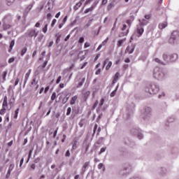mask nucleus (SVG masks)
I'll list each match as a JSON object with an SVG mask.
<instances>
[{"label":"nucleus","mask_w":179,"mask_h":179,"mask_svg":"<svg viewBox=\"0 0 179 179\" xmlns=\"http://www.w3.org/2000/svg\"><path fill=\"white\" fill-rule=\"evenodd\" d=\"M163 61L159 58H155V61L160 65H169L171 62H176L178 59V55L176 53L171 54L167 55V54L164 53L162 55Z\"/></svg>","instance_id":"nucleus-1"},{"label":"nucleus","mask_w":179,"mask_h":179,"mask_svg":"<svg viewBox=\"0 0 179 179\" xmlns=\"http://www.w3.org/2000/svg\"><path fill=\"white\" fill-rule=\"evenodd\" d=\"M159 90L160 87L156 83H149L146 85L145 88V93H149V94H151V96L157 94Z\"/></svg>","instance_id":"nucleus-2"},{"label":"nucleus","mask_w":179,"mask_h":179,"mask_svg":"<svg viewBox=\"0 0 179 179\" xmlns=\"http://www.w3.org/2000/svg\"><path fill=\"white\" fill-rule=\"evenodd\" d=\"M153 78L157 80H163L166 78V73L159 67H155L153 71Z\"/></svg>","instance_id":"nucleus-3"},{"label":"nucleus","mask_w":179,"mask_h":179,"mask_svg":"<svg viewBox=\"0 0 179 179\" xmlns=\"http://www.w3.org/2000/svg\"><path fill=\"white\" fill-rule=\"evenodd\" d=\"M179 42V31H173L171 33V37L169 38V44H178Z\"/></svg>","instance_id":"nucleus-4"},{"label":"nucleus","mask_w":179,"mask_h":179,"mask_svg":"<svg viewBox=\"0 0 179 179\" xmlns=\"http://www.w3.org/2000/svg\"><path fill=\"white\" fill-rule=\"evenodd\" d=\"M152 113H153V110H152V108L145 107L144 108V111L142 113L143 120H144V121H146V120H149V118L152 117Z\"/></svg>","instance_id":"nucleus-5"},{"label":"nucleus","mask_w":179,"mask_h":179,"mask_svg":"<svg viewBox=\"0 0 179 179\" xmlns=\"http://www.w3.org/2000/svg\"><path fill=\"white\" fill-rule=\"evenodd\" d=\"M132 170V166L129 164H125L123 166V169L120 170V176H127V174H129L131 171Z\"/></svg>","instance_id":"nucleus-6"},{"label":"nucleus","mask_w":179,"mask_h":179,"mask_svg":"<svg viewBox=\"0 0 179 179\" xmlns=\"http://www.w3.org/2000/svg\"><path fill=\"white\" fill-rule=\"evenodd\" d=\"M130 134L134 136H138V139H143V134H142V130L133 128L130 131Z\"/></svg>","instance_id":"nucleus-7"},{"label":"nucleus","mask_w":179,"mask_h":179,"mask_svg":"<svg viewBox=\"0 0 179 179\" xmlns=\"http://www.w3.org/2000/svg\"><path fill=\"white\" fill-rule=\"evenodd\" d=\"M107 64L106 67V71H108L110 68L111 66L113 65V62L111 61H108V59H106L103 64V68H104L106 66V65Z\"/></svg>","instance_id":"nucleus-8"},{"label":"nucleus","mask_w":179,"mask_h":179,"mask_svg":"<svg viewBox=\"0 0 179 179\" xmlns=\"http://www.w3.org/2000/svg\"><path fill=\"white\" fill-rule=\"evenodd\" d=\"M89 166H90V162H85V164H83L82 169H81V172H80L81 176H83V174H85V173L86 171V169H87V167H89Z\"/></svg>","instance_id":"nucleus-9"},{"label":"nucleus","mask_w":179,"mask_h":179,"mask_svg":"<svg viewBox=\"0 0 179 179\" xmlns=\"http://www.w3.org/2000/svg\"><path fill=\"white\" fill-rule=\"evenodd\" d=\"M36 36H38V31L36 32V30L31 29L28 31V37H36Z\"/></svg>","instance_id":"nucleus-10"},{"label":"nucleus","mask_w":179,"mask_h":179,"mask_svg":"<svg viewBox=\"0 0 179 179\" xmlns=\"http://www.w3.org/2000/svg\"><path fill=\"white\" fill-rule=\"evenodd\" d=\"M135 51V44H131V46H127L125 50V52H129V54H132Z\"/></svg>","instance_id":"nucleus-11"},{"label":"nucleus","mask_w":179,"mask_h":179,"mask_svg":"<svg viewBox=\"0 0 179 179\" xmlns=\"http://www.w3.org/2000/svg\"><path fill=\"white\" fill-rule=\"evenodd\" d=\"M15 169V164H11L9 165L8 170L7 171V174L6 176V178H9L10 177V173H12V170Z\"/></svg>","instance_id":"nucleus-12"},{"label":"nucleus","mask_w":179,"mask_h":179,"mask_svg":"<svg viewBox=\"0 0 179 179\" xmlns=\"http://www.w3.org/2000/svg\"><path fill=\"white\" fill-rule=\"evenodd\" d=\"M143 31H145V29H143V27H137V37H141L142 34H143Z\"/></svg>","instance_id":"nucleus-13"},{"label":"nucleus","mask_w":179,"mask_h":179,"mask_svg":"<svg viewBox=\"0 0 179 179\" xmlns=\"http://www.w3.org/2000/svg\"><path fill=\"white\" fill-rule=\"evenodd\" d=\"M2 108H5L6 110V108H8V96H5L3 98Z\"/></svg>","instance_id":"nucleus-14"},{"label":"nucleus","mask_w":179,"mask_h":179,"mask_svg":"<svg viewBox=\"0 0 179 179\" xmlns=\"http://www.w3.org/2000/svg\"><path fill=\"white\" fill-rule=\"evenodd\" d=\"M30 73H31V69H29V71L25 74L24 86H26V83H27V80H29V78L30 77Z\"/></svg>","instance_id":"nucleus-15"},{"label":"nucleus","mask_w":179,"mask_h":179,"mask_svg":"<svg viewBox=\"0 0 179 179\" xmlns=\"http://www.w3.org/2000/svg\"><path fill=\"white\" fill-rule=\"evenodd\" d=\"M159 174H161V176H166V174H167V169L165 167H161Z\"/></svg>","instance_id":"nucleus-16"},{"label":"nucleus","mask_w":179,"mask_h":179,"mask_svg":"<svg viewBox=\"0 0 179 179\" xmlns=\"http://www.w3.org/2000/svg\"><path fill=\"white\" fill-rule=\"evenodd\" d=\"M36 76H34L32 82L31 83V85L33 86V85L35 84L36 85V90H37V89H38V81L36 82Z\"/></svg>","instance_id":"nucleus-17"},{"label":"nucleus","mask_w":179,"mask_h":179,"mask_svg":"<svg viewBox=\"0 0 179 179\" xmlns=\"http://www.w3.org/2000/svg\"><path fill=\"white\" fill-rule=\"evenodd\" d=\"M31 8H33V3L29 4L24 10V13H26V15L29 14V12H30V10H31Z\"/></svg>","instance_id":"nucleus-18"},{"label":"nucleus","mask_w":179,"mask_h":179,"mask_svg":"<svg viewBox=\"0 0 179 179\" xmlns=\"http://www.w3.org/2000/svg\"><path fill=\"white\" fill-rule=\"evenodd\" d=\"M12 27V25L7 24L6 22L3 23V30H9V29Z\"/></svg>","instance_id":"nucleus-19"},{"label":"nucleus","mask_w":179,"mask_h":179,"mask_svg":"<svg viewBox=\"0 0 179 179\" xmlns=\"http://www.w3.org/2000/svg\"><path fill=\"white\" fill-rule=\"evenodd\" d=\"M118 78H120V73L117 72L115 73L114 76V79L113 80V85H115V83H117V80H118Z\"/></svg>","instance_id":"nucleus-20"},{"label":"nucleus","mask_w":179,"mask_h":179,"mask_svg":"<svg viewBox=\"0 0 179 179\" xmlns=\"http://www.w3.org/2000/svg\"><path fill=\"white\" fill-rule=\"evenodd\" d=\"M15 46V40H12L10 43V48L8 49V52H12V50H13V47Z\"/></svg>","instance_id":"nucleus-21"},{"label":"nucleus","mask_w":179,"mask_h":179,"mask_svg":"<svg viewBox=\"0 0 179 179\" xmlns=\"http://www.w3.org/2000/svg\"><path fill=\"white\" fill-rule=\"evenodd\" d=\"M85 80H86V78H81V80L79 82L78 85H77V88L82 87V86H83V84L85 83Z\"/></svg>","instance_id":"nucleus-22"},{"label":"nucleus","mask_w":179,"mask_h":179,"mask_svg":"<svg viewBox=\"0 0 179 179\" xmlns=\"http://www.w3.org/2000/svg\"><path fill=\"white\" fill-rule=\"evenodd\" d=\"M166 27H167V22H164L159 24V29H160V30H163V29H166Z\"/></svg>","instance_id":"nucleus-23"},{"label":"nucleus","mask_w":179,"mask_h":179,"mask_svg":"<svg viewBox=\"0 0 179 179\" xmlns=\"http://www.w3.org/2000/svg\"><path fill=\"white\" fill-rule=\"evenodd\" d=\"M77 143H78V141L74 140L73 141V143H72V145H73L72 149H73V150H75L78 148V144Z\"/></svg>","instance_id":"nucleus-24"},{"label":"nucleus","mask_w":179,"mask_h":179,"mask_svg":"<svg viewBox=\"0 0 179 179\" xmlns=\"http://www.w3.org/2000/svg\"><path fill=\"white\" fill-rule=\"evenodd\" d=\"M76 100H78V96H73L71 99L70 104L71 105L75 104V103H76Z\"/></svg>","instance_id":"nucleus-25"},{"label":"nucleus","mask_w":179,"mask_h":179,"mask_svg":"<svg viewBox=\"0 0 179 179\" xmlns=\"http://www.w3.org/2000/svg\"><path fill=\"white\" fill-rule=\"evenodd\" d=\"M139 22L141 27H143V26H146V24H148V21H146L145 20H143L142 21L139 20Z\"/></svg>","instance_id":"nucleus-26"},{"label":"nucleus","mask_w":179,"mask_h":179,"mask_svg":"<svg viewBox=\"0 0 179 179\" xmlns=\"http://www.w3.org/2000/svg\"><path fill=\"white\" fill-rule=\"evenodd\" d=\"M175 120L176 119L174 118V117L171 116V117H168L166 121H167L168 124H171V122H174Z\"/></svg>","instance_id":"nucleus-27"},{"label":"nucleus","mask_w":179,"mask_h":179,"mask_svg":"<svg viewBox=\"0 0 179 179\" xmlns=\"http://www.w3.org/2000/svg\"><path fill=\"white\" fill-rule=\"evenodd\" d=\"M80 6H82V2L81 1H79L78 3H77L76 4V6H74L73 9L75 10H78V9H79V8H80Z\"/></svg>","instance_id":"nucleus-28"},{"label":"nucleus","mask_w":179,"mask_h":179,"mask_svg":"<svg viewBox=\"0 0 179 179\" xmlns=\"http://www.w3.org/2000/svg\"><path fill=\"white\" fill-rule=\"evenodd\" d=\"M127 38H123V39H121V40H119L117 41V47H121V45H122V43L126 41Z\"/></svg>","instance_id":"nucleus-29"},{"label":"nucleus","mask_w":179,"mask_h":179,"mask_svg":"<svg viewBox=\"0 0 179 179\" xmlns=\"http://www.w3.org/2000/svg\"><path fill=\"white\" fill-rule=\"evenodd\" d=\"M117 90H118V85L116 87V88L110 93V97H114L115 94H117Z\"/></svg>","instance_id":"nucleus-30"},{"label":"nucleus","mask_w":179,"mask_h":179,"mask_svg":"<svg viewBox=\"0 0 179 179\" xmlns=\"http://www.w3.org/2000/svg\"><path fill=\"white\" fill-rule=\"evenodd\" d=\"M90 94V91H86V92H83V96H84L85 101L87 100V97H89Z\"/></svg>","instance_id":"nucleus-31"},{"label":"nucleus","mask_w":179,"mask_h":179,"mask_svg":"<svg viewBox=\"0 0 179 179\" xmlns=\"http://www.w3.org/2000/svg\"><path fill=\"white\" fill-rule=\"evenodd\" d=\"M104 104V99H101V103L99 104V107L96 110V113H99V110H100V107H103V105Z\"/></svg>","instance_id":"nucleus-32"},{"label":"nucleus","mask_w":179,"mask_h":179,"mask_svg":"<svg viewBox=\"0 0 179 179\" xmlns=\"http://www.w3.org/2000/svg\"><path fill=\"white\" fill-rule=\"evenodd\" d=\"M94 172H93V171H90L89 173H87V177H89V176H91V178L94 179Z\"/></svg>","instance_id":"nucleus-33"},{"label":"nucleus","mask_w":179,"mask_h":179,"mask_svg":"<svg viewBox=\"0 0 179 179\" xmlns=\"http://www.w3.org/2000/svg\"><path fill=\"white\" fill-rule=\"evenodd\" d=\"M26 52H27V48H24L21 50V53H20L21 56L23 57V55H24Z\"/></svg>","instance_id":"nucleus-34"},{"label":"nucleus","mask_w":179,"mask_h":179,"mask_svg":"<svg viewBox=\"0 0 179 179\" xmlns=\"http://www.w3.org/2000/svg\"><path fill=\"white\" fill-rule=\"evenodd\" d=\"M94 9L90 7L85 10L84 13H89V12H93Z\"/></svg>","instance_id":"nucleus-35"},{"label":"nucleus","mask_w":179,"mask_h":179,"mask_svg":"<svg viewBox=\"0 0 179 179\" xmlns=\"http://www.w3.org/2000/svg\"><path fill=\"white\" fill-rule=\"evenodd\" d=\"M113 6H114V3H109L107 6V10H111V8H113Z\"/></svg>","instance_id":"nucleus-36"},{"label":"nucleus","mask_w":179,"mask_h":179,"mask_svg":"<svg viewBox=\"0 0 179 179\" xmlns=\"http://www.w3.org/2000/svg\"><path fill=\"white\" fill-rule=\"evenodd\" d=\"M103 141H104V137H101L96 142L97 145H101V143H103Z\"/></svg>","instance_id":"nucleus-37"},{"label":"nucleus","mask_w":179,"mask_h":179,"mask_svg":"<svg viewBox=\"0 0 179 179\" xmlns=\"http://www.w3.org/2000/svg\"><path fill=\"white\" fill-rule=\"evenodd\" d=\"M47 30H48V24H46L42 29L44 33H47Z\"/></svg>","instance_id":"nucleus-38"},{"label":"nucleus","mask_w":179,"mask_h":179,"mask_svg":"<svg viewBox=\"0 0 179 179\" xmlns=\"http://www.w3.org/2000/svg\"><path fill=\"white\" fill-rule=\"evenodd\" d=\"M128 31H129V29H127V32H122L119 34V37H124V36H127L128 34Z\"/></svg>","instance_id":"nucleus-39"},{"label":"nucleus","mask_w":179,"mask_h":179,"mask_svg":"<svg viewBox=\"0 0 179 179\" xmlns=\"http://www.w3.org/2000/svg\"><path fill=\"white\" fill-rule=\"evenodd\" d=\"M55 99H57V93L53 92L51 96V100L54 101Z\"/></svg>","instance_id":"nucleus-40"},{"label":"nucleus","mask_w":179,"mask_h":179,"mask_svg":"<svg viewBox=\"0 0 179 179\" xmlns=\"http://www.w3.org/2000/svg\"><path fill=\"white\" fill-rule=\"evenodd\" d=\"M44 38V35L43 34H40L38 37V41L39 43H41V40Z\"/></svg>","instance_id":"nucleus-41"},{"label":"nucleus","mask_w":179,"mask_h":179,"mask_svg":"<svg viewBox=\"0 0 179 179\" xmlns=\"http://www.w3.org/2000/svg\"><path fill=\"white\" fill-rule=\"evenodd\" d=\"M18 114H19V108H17V110L15 111L13 118L16 120V118H17Z\"/></svg>","instance_id":"nucleus-42"},{"label":"nucleus","mask_w":179,"mask_h":179,"mask_svg":"<svg viewBox=\"0 0 179 179\" xmlns=\"http://www.w3.org/2000/svg\"><path fill=\"white\" fill-rule=\"evenodd\" d=\"M31 153H33V150H30L29 152V156H28V159L27 161V163H29V161L30 160V157H31Z\"/></svg>","instance_id":"nucleus-43"},{"label":"nucleus","mask_w":179,"mask_h":179,"mask_svg":"<svg viewBox=\"0 0 179 179\" xmlns=\"http://www.w3.org/2000/svg\"><path fill=\"white\" fill-rule=\"evenodd\" d=\"M71 112H72V108L71 107H69L67 108L66 115H71Z\"/></svg>","instance_id":"nucleus-44"},{"label":"nucleus","mask_w":179,"mask_h":179,"mask_svg":"<svg viewBox=\"0 0 179 179\" xmlns=\"http://www.w3.org/2000/svg\"><path fill=\"white\" fill-rule=\"evenodd\" d=\"M7 2V5L8 6H10V5H12V3H13V2H15V0H6Z\"/></svg>","instance_id":"nucleus-45"},{"label":"nucleus","mask_w":179,"mask_h":179,"mask_svg":"<svg viewBox=\"0 0 179 179\" xmlns=\"http://www.w3.org/2000/svg\"><path fill=\"white\" fill-rule=\"evenodd\" d=\"M53 45H54V41H52L46 43V47H52Z\"/></svg>","instance_id":"nucleus-46"},{"label":"nucleus","mask_w":179,"mask_h":179,"mask_svg":"<svg viewBox=\"0 0 179 179\" xmlns=\"http://www.w3.org/2000/svg\"><path fill=\"white\" fill-rule=\"evenodd\" d=\"M97 127H98L97 124H95L94 127V132H93L92 136H94L96 131H97Z\"/></svg>","instance_id":"nucleus-47"},{"label":"nucleus","mask_w":179,"mask_h":179,"mask_svg":"<svg viewBox=\"0 0 179 179\" xmlns=\"http://www.w3.org/2000/svg\"><path fill=\"white\" fill-rule=\"evenodd\" d=\"M6 112V109L4 108H2V109L0 110V115H3V114H5Z\"/></svg>","instance_id":"nucleus-48"},{"label":"nucleus","mask_w":179,"mask_h":179,"mask_svg":"<svg viewBox=\"0 0 179 179\" xmlns=\"http://www.w3.org/2000/svg\"><path fill=\"white\" fill-rule=\"evenodd\" d=\"M106 150H107L106 147L101 148L100 152H99V155H101V153H104V152H106Z\"/></svg>","instance_id":"nucleus-49"},{"label":"nucleus","mask_w":179,"mask_h":179,"mask_svg":"<svg viewBox=\"0 0 179 179\" xmlns=\"http://www.w3.org/2000/svg\"><path fill=\"white\" fill-rule=\"evenodd\" d=\"M68 97H64L62 99V104H66V103H68Z\"/></svg>","instance_id":"nucleus-50"},{"label":"nucleus","mask_w":179,"mask_h":179,"mask_svg":"<svg viewBox=\"0 0 179 179\" xmlns=\"http://www.w3.org/2000/svg\"><path fill=\"white\" fill-rule=\"evenodd\" d=\"M8 75V71H3V80H6V76Z\"/></svg>","instance_id":"nucleus-51"},{"label":"nucleus","mask_w":179,"mask_h":179,"mask_svg":"<svg viewBox=\"0 0 179 179\" xmlns=\"http://www.w3.org/2000/svg\"><path fill=\"white\" fill-rule=\"evenodd\" d=\"M84 41H85V38H83V36L80 37V38H79V40H78V43H79L80 44H82L83 43H84Z\"/></svg>","instance_id":"nucleus-52"},{"label":"nucleus","mask_w":179,"mask_h":179,"mask_svg":"<svg viewBox=\"0 0 179 179\" xmlns=\"http://www.w3.org/2000/svg\"><path fill=\"white\" fill-rule=\"evenodd\" d=\"M97 3H99V2H97V1L94 2L92 3V5L91 6V8L94 10V8H96V6H97Z\"/></svg>","instance_id":"nucleus-53"},{"label":"nucleus","mask_w":179,"mask_h":179,"mask_svg":"<svg viewBox=\"0 0 179 179\" xmlns=\"http://www.w3.org/2000/svg\"><path fill=\"white\" fill-rule=\"evenodd\" d=\"M55 23H57V20L53 19L51 23V27H54V26H55Z\"/></svg>","instance_id":"nucleus-54"},{"label":"nucleus","mask_w":179,"mask_h":179,"mask_svg":"<svg viewBox=\"0 0 179 179\" xmlns=\"http://www.w3.org/2000/svg\"><path fill=\"white\" fill-rule=\"evenodd\" d=\"M101 117H103V113H101L99 115L97 119H96V122H99L100 120H101Z\"/></svg>","instance_id":"nucleus-55"},{"label":"nucleus","mask_w":179,"mask_h":179,"mask_svg":"<svg viewBox=\"0 0 179 179\" xmlns=\"http://www.w3.org/2000/svg\"><path fill=\"white\" fill-rule=\"evenodd\" d=\"M127 24H128L129 27H131V24H132V21L131 20H127L126 21Z\"/></svg>","instance_id":"nucleus-56"},{"label":"nucleus","mask_w":179,"mask_h":179,"mask_svg":"<svg viewBox=\"0 0 179 179\" xmlns=\"http://www.w3.org/2000/svg\"><path fill=\"white\" fill-rule=\"evenodd\" d=\"M97 106H99V101H96L94 104L92 106V110H94V108H96V107H97Z\"/></svg>","instance_id":"nucleus-57"},{"label":"nucleus","mask_w":179,"mask_h":179,"mask_svg":"<svg viewBox=\"0 0 179 179\" xmlns=\"http://www.w3.org/2000/svg\"><path fill=\"white\" fill-rule=\"evenodd\" d=\"M66 20H68V16L66 15L64 19L62 20V23H64V24H65V23H66Z\"/></svg>","instance_id":"nucleus-58"},{"label":"nucleus","mask_w":179,"mask_h":179,"mask_svg":"<svg viewBox=\"0 0 179 179\" xmlns=\"http://www.w3.org/2000/svg\"><path fill=\"white\" fill-rule=\"evenodd\" d=\"M61 79H62V77L61 76H59L57 78V80H56L57 85H58V83H59V82H61Z\"/></svg>","instance_id":"nucleus-59"},{"label":"nucleus","mask_w":179,"mask_h":179,"mask_svg":"<svg viewBox=\"0 0 179 179\" xmlns=\"http://www.w3.org/2000/svg\"><path fill=\"white\" fill-rule=\"evenodd\" d=\"M12 62H15V57H11L8 59V64H12Z\"/></svg>","instance_id":"nucleus-60"},{"label":"nucleus","mask_w":179,"mask_h":179,"mask_svg":"<svg viewBox=\"0 0 179 179\" xmlns=\"http://www.w3.org/2000/svg\"><path fill=\"white\" fill-rule=\"evenodd\" d=\"M40 160H41L40 157H37L34 160V163H36V164L39 163Z\"/></svg>","instance_id":"nucleus-61"},{"label":"nucleus","mask_w":179,"mask_h":179,"mask_svg":"<svg viewBox=\"0 0 179 179\" xmlns=\"http://www.w3.org/2000/svg\"><path fill=\"white\" fill-rule=\"evenodd\" d=\"M104 166V165L103 164V163H100L99 165H98V169L99 170H101V169H103V167Z\"/></svg>","instance_id":"nucleus-62"},{"label":"nucleus","mask_w":179,"mask_h":179,"mask_svg":"<svg viewBox=\"0 0 179 179\" xmlns=\"http://www.w3.org/2000/svg\"><path fill=\"white\" fill-rule=\"evenodd\" d=\"M85 48H89L90 47V43L86 42L84 45Z\"/></svg>","instance_id":"nucleus-63"},{"label":"nucleus","mask_w":179,"mask_h":179,"mask_svg":"<svg viewBox=\"0 0 179 179\" xmlns=\"http://www.w3.org/2000/svg\"><path fill=\"white\" fill-rule=\"evenodd\" d=\"M47 64H48V62L45 61L42 65V68H45V66H47Z\"/></svg>","instance_id":"nucleus-64"}]
</instances>
